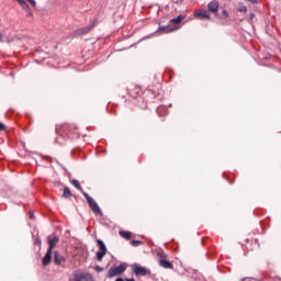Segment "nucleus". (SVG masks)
<instances>
[{"mask_svg":"<svg viewBox=\"0 0 281 281\" xmlns=\"http://www.w3.org/2000/svg\"><path fill=\"white\" fill-rule=\"evenodd\" d=\"M82 194L92 212L97 214V216H102V210L98 205V202H95V200H93V198H91L87 192L82 191Z\"/></svg>","mask_w":281,"mask_h":281,"instance_id":"f257e3e1","label":"nucleus"},{"mask_svg":"<svg viewBox=\"0 0 281 281\" xmlns=\"http://www.w3.org/2000/svg\"><path fill=\"white\" fill-rule=\"evenodd\" d=\"M97 23H98V21H94L89 26H85V27L74 31L72 38H78V36H85L86 34H89V32H91V30H93V27H95Z\"/></svg>","mask_w":281,"mask_h":281,"instance_id":"f03ea898","label":"nucleus"},{"mask_svg":"<svg viewBox=\"0 0 281 281\" xmlns=\"http://www.w3.org/2000/svg\"><path fill=\"white\" fill-rule=\"evenodd\" d=\"M97 245L99 247V251L97 252V260L99 262H102L103 258L106 256V245H104V241H102V239H97Z\"/></svg>","mask_w":281,"mask_h":281,"instance_id":"7ed1b4c3","label":"nucleus"},{"mask_svg":"<svg viewBox=\"0 0 281 281\" xmlns=\"http://www.w3.org/2000/svg\"><path fill=\"white\" fill-rule=\"evenodd\" d=\"M126 271V265L122 263L117 267L110 268L108 278H115V276H122Z\"/></svg>","mask_w":281,"mask_h":281,"instance_id":"20e7f679","label":"nucleus"},{"mask_svg":"<svg viewBox=\"0 0 281 281\" xmlns=\"http://www.w3.org/2000/svg\"><path fill=\"white\" fill-rule=\"evenodd\" d=\"M133 272L135 276H150V270L142 267L140 265H135L133 267Z\"/></svg>","mask_w":281,"mask_h":281,"instance_id":"39448f33","label":"nucleus"},{"mask_svg":"<svg viewBox=\"0 0 281 281\" xmlns=\"http://www.w3.org/2000/svg\"><path fill=\"white\" fill-rule=\"evenodd\" d=\"M193 14L195 19H201L202 21L205 19L210 21V19H212V15H210V11L207 10L194 11Z\"/></svg>","mask_w":281,"mask_h":281,"instance_id":"423d86ee","label":"nucleus"},{"mask_svg":"<svg viewBox=\"0 0 281 281\" xmlns=\"http://www.w3.org/2000/svg\"><path fill=\"white\" fill-rule=\"evenodd\" d=\"M218 1L216 0L211 1L207 4L209 12H212V14H214L215 18L218 16Z\"/></svg>","mask_w":281,"mask_h":281,"instance_id":"0eeeda50","label":"nucleus"},{"mask_svg":"<svg viewBox=\"0 0 281 281\" xmlns=\"http://www.w3.org/2000/svg\"><path fill=\"white\" fill-rule=\"evenodd\" d=\"M52 254H54V250H47L46 251V255L42 259V265L44 267H47V266H49L52 263Z\"/></svg>","mask_w":281,"mask_h":281,"instance_id":"6e6552de","label":"nucleus"},{"mask_svg":"<svg viewBox=\"0 0 281 281\" xmlns=\"http://www.w3.org/2000/svg\"><path fill=\"white\" fill-rule=\"evenodd\" d=\"M75 281H93L89 273H78L75 276Z\"/></svg>","mask_w":281,"mask_h":281,"instance_id":"1a4fd4ad","label":"nucleus"},{"mask_svg":"<svg viewBox=\"0 0 281 281\" xmlns=\"http://www.w3.org/2000/svg\"><path fill=\"white\" fill-rule=\"evenodd\" d=\"M159 267H162V269H175V266L172 262L168 261V259H158Z\"/></svg>","mask_w":281,"mask_h":281,"instance_id":"9d476101","label":"nucleus"},{"mask_svg":"<svg viewBox=\"0 0 281 281\" xmlns=\"http://www.w3.org/2000/svg\"><path fill=\"white\" fill-rule=\"evenodd\" d=\"M47 240H48V246H49L48 250L54 251V247H56V245H58V240H59L58 236L48 237Z\"/></svg>","mask_w":281,"mask_h":281,"instance_id":"9b49d317","label":"nucleus"},{"mask_svg":"<svg viewBox=\"0 0 281 281\" xmlns=\"http://www.w3.org/2000/svg\"><path fill=\"white\" fill-rule=\"evenodd\" d=\"M54 262H55V265L60 267V265H63V262H65V257L60 256V254L58 251H55L54 252Z\"/></svg>","mask_w":281,"mask_h":281,"instance_id":"f8f14e48","label":"nucleus"},{"mask_svg":"<svg viewBox=\"0 0 281 281\" xmlns=\"http://www.w3.org/2000/svg\"><path fill=\"white\" fill-rule=\"evenodd\" d=\"M170 32H175V30L170 29V26H159L157 30L158 34H170Z\"/></svg>","mask_w":281,"mask_h":281,"instance_id":"ddd939ff","label":"nucleus"},{"mask_svg":"<svg viewBox=\"0 0 281 281\" xmlns=\"http://www.w3.org/2000/svg\"><path fill=\"white\" fill-rule=\"evenodd\" d=\"M120 236L124 238L125 240H131L133 238V233L127 232V231H120Z\"/></svg>","mask_w":281,"mask_h":281,"instance_id":"4468645a","label":"nucleus"},{"mask_svg":"<svg viewBox=\"0 0 281 281\" xmlns=\"http://www.w3.org/2000/svg\"><path fill=\"white\" fill-rule=\"evenodd\" d=\"M216 19H224L225 21H229V12L227 10L223 9L222 14H218V16H215Z\"/></svg>","mask_w":281,"mask_h":281,"instance_id":"2eb2a0df","label":"nucleus"},{"mask_svg":"<svg viewBox=\"0 0 281 281\" xmlns=\"http://www.w3.org/2000/svg\"><path fill=\"white\" fill-rule=\"evenodd\" d=\"M184 16L183 15H178L177 18L171 19L170 23L173 25H177L183 21Z\"/></svg>","mask_w":281,"mask_h":281,"instance_id":"dca6fc26","label":"nucleus"},{"mask_svg":"<svg viewBox=\"0 0 281 281\" xmlns=\"http://www.w3.org/2000/svg\"><path fill=\"white\" fill-rule=\"evenodd\" d=\"M64 199H69L71 198V190L68 187L64 188V193H63Z\"/></svg>","mask_w":281,"mask_h":281,"instance_id":"f3484780","label":"nucleus"},{"mask_svg":"<svg viewBox=\"0 0 281 281\" xmlns=\"http://www.w3.org/2000/svg\"><path fill=\"white\" fill-rule=\"evenodd\" d=\"M156 256H158V257H159V260L168 259V255H167V254H165V251H164V250H158V251L156 252Z\"/></svg>","mask_w":281,"mask_h":281,"instance_id":"a211bd4d","label":"nucleus"},{"mask_svg":"<svg viewBox=\"0 0 281 281\" xmlns=\"http://www.w3.org/2000/svg\"><path fill=\"white\" fill-rule=\"evenodd\" d=\"M22 10H24L26 12V16H34L29 4H26V8H23Z\"/></svg>","mask_w":281,"mask_h":281,"instance_id":"6ab92c4d","label":"nucleus"},{"mask_svg":"<svg viewBox=\"0 0 281 281\" xmlns=\"http://www.w3.org/2000/svg\"><path fill=\"white\" fill-rule=\"evenodd\" d=\"M71 183H72V186H75L77 188V190H82V187H80V181L72 180Z\"/></svg>","mask_w":281,"mask_h":281,"instance_id":"aec40b11","label":"nucleus"},{"mask_svg":"<svg viewBox=\"0 0 281 281\" xmlns=\"http://www.w3.org/2000/svg\"><path fill=\"white\" fill-rule=\"evenodd\" d=\"M132 247H139V245H142L140 240H132L131 241Z\"/></svg>","mask_w":281,"mask_h":281,"instance_id":"412c9836","label":"nucleus"},{"mask_svg":"<svg viewBox=\"0 0 281 281\" xmlns=\"http://www.w3.org/2000/svg\"><path fill=\"white\" fill-rule=\"evenodd\" d=\"M8 127L5 126V124L0 122V133H3V131H5Z\"/></svg>","mask_w":281,"mask_h":281,"instance_id":"4be33fe9","label":"nucleus"},{"mask_svg":"<svg viewBox=\"0 0 281 281\" xmlns=\"http://www.w3.org/2000/svg\"><path fill=\"white\" fill-rule=\"evenodd\" d=\"M29 3H31V5H33V8H36V0H27Z\"/></svg>","mask_w":281,"mask_h":281,"instance_id":"5701e85b","label":"nucleus"},{"mask_svg":"<svg viewBox=\"0 0 281 281\" xmlns=\"http://www.w3.org/2000/svg\"><path fill=\"white\" fill-rule=\"evenodd\" d=\"M239 12H247V7H241L240 9H239Z\"/></svg>","mask_w":281,"mask_h":281,"instance_id":"b1692460","label":"nucleus"},{"mask_svg":"<svg viewBox=\"0 0 281 281\" xmlns=\"http://www.w3.org/2000/svg\"><path fill=\"white\" fill-rule=\"evenodd\" d=\"M69 128V125H63V131H65V133H67V130Z\"/></svg>","mask_w":281,"mask_h":281,"instance_id":"393cba45","label":"nucleus"},{"mask_svg":"<svg viewBox=\"0 0 281 281\" xmlns=\"http://www.w3.org/2000/svg\"><path fill=\"white\" fill-rule=\"evenodd\" d=\"M246 1H250V3H258V0H246Z\"/></svg>","mask_w":281,"mask_h":281,"instance_id":"a878e982","label":"nucleus"},{"mask_svg":"<svg viewBox=\"0 0 281 281\" xmlns=\"http://www.w3.org/2000/svg\"><path fill=\"white\" fill-rule=\"evenodd\" d=\"M30 218H34V213L30 212Z\"/></svg>","mask_w":281,"mask_h":281,"instance_id":"bb28decb","label":"nucleus"},{"mask_svg":"<svg viewBox=\"0 0 281 281\" xmlns=\"http://www.w3.org/2000/svg\"><path fill=\"white\" fill-rule=\"evenodd\" d=\"M115 281H124V279H122V278H117Z\"/></svg>","mask_w":281,"mask_h":281,"instance_id":"cd10ccee","label":"nucleus"},{"mask_svg":"<svg viewBox=\"0 0 281 281\" xmlns=\"http://www.w3.org/2000/svg\"><path fill=\"white\" fill-rule=\"evenodd\" d=\"M1 41H3V36L0 34V43H1Z\"/></svg>","mask_w":281,"mask_h":281,"instance_id":"c85d7f7f","label":"nucleus"},{"mask_svg":"<svg viewBox=\"0 0 281 281\" xmlns=\"http://www.w3.org/2000/svg\"><path fill=\"white\" fill-rule=\"evenodd\" d=\"M126 281H135V279H133V278L132 279H126Z\"/></svg>","mask_w":281,"mask_h":281,"instance_id":"c756f323","label":"nucleus"}]
</instances>
